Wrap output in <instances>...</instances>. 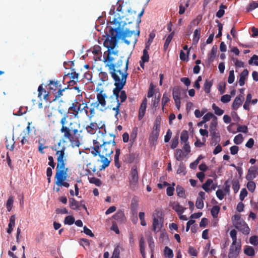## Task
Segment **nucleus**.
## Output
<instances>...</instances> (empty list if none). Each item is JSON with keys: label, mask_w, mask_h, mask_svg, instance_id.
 Masks as SVG:
<instances>
[{"label": "nucleus", "mask_w": 258, "mask_h": 258, "mask_svg": "<svg viewBox=\"0 0 258 258\" xmlns=\"http://www.w3.org/2000/svg\"><path fill=\"white\" fill-rule=\"evenodd\" d=\"M249 242L253 245H258V236L256 235L252 236L249 238Z\"/></svg>", "instance_id": "obj_60"}, {"label": "nucleus", "mask_w": 258, "mask_h": 258, "mask_svg": "<svg viewBox=\"0 0 258 258\" xmlns=\"http://www.w3.org/2000/svg\"><path fill=\"white\" fill-rule=\"evenodd\" d=\"M244 253L248 256H253L255 254L253 248L250 246H246L244 249Z\"/></svg>", "instance_id": "obj_31"}, {"label": "nucleus", "mask_w": 258, "mask_h": 258, "mask_svg": "<svg viewBox=\"0 0 258 258\" xmlns=\"http://www.w3.org/2000/svg\"><path fill=\"white\" fill-rule=\"evenodd\" d=\"M258 175V166L254 165L251 166L248 170L245 178L247 180H253Z\"/></svg>", "instance_id": "obj_14"}, {"label": "nucleus", "mask_w": 258, "mask_h": 258, "mask_svg": "<svg viewBox=\"0 0 258 258\" xmlns=\"http://www.w3.org/2000/svg\"><path fill=\"white\" fill-rule=\"evenodd\" d=\"M235 79L234 73L233 70L229 71L228 82L229 84H232L234 82Z\"/></svg>", "instance_id": "obj_58"}, {"label": "nucleus", "mask_w": 258, "mask_h": 258, "mask_svg": "<svg viewBox=\"0 0 258 258\" xmlns=\"http://www.w3.org/2000/svg\"><path fill=\"white\" fill-rule=\"evenodd\" d=\"M164 255L167 258H173L174 256L173 250L168 246H165L164 249Z\"/></svg>", "instance_id": "obj_28"}, {"label": "nucleus", "mask_w": 258, "mask_h": 258, "mask_svg": "<svg viewBox=\"0 0 258 258\" xmlns=\"http://www.w3.org/2000/svg\"><path fill=\"white\" fill-rule=\"evenodd\" d=\"M69 206L73 210H80L79 202L77 201L74 198L69 199Z\"/></svg>", "instance_id": "obj_23"}, {"label": "nucleus", "mask_w": 258, "mask_h": 258, "mask_svg": "<svg viewBox=\"0 0 258 258\" xmlns=\"http://www.w3.org/2000/svg\"><path fill=\"white\" fill-rule=\"evenodd\" d=\"M243 137L241 134L236 135L233 140L234 143L236 145H239L243 142Z\"/></svg>", "instance_id": "obj_49"}, {"label": "nucleus", "mask_w": 258, "mask_h": 258, "mask_svg": "<svg viewBox=\"0 0 258 258\" xmlns=\"http://www.w3.org/2000/svg\"><path fill=\"white\" fill-rule=\"evenodd\" d=\"M146 107L140 106L139 108V119L141 120L144 117L145 112H146Z\"/></svg>", "instance_id": "obj_57"}, {"label": "nucleus", "mask_w": 258, "mask_h": 258, "mask_svg": "<svg viewBox=\"0 0 258 258\" xmlns=\"http://www.w3.org/2000/svg\"><path fill=\"white\" fill-rule=\"evenodd\" d=\"M87 132L90 134H94L96 130V123L91 122L89 125L86 127Z\"/></svg>", "instance_id": "obj_26"}, {"label": "nucleus", "mask_w": 258, "mask_h": 258, "mask_svg": "<svg viewBox=\"0 0 258 258\" xmlns=\"http://www.w3.org/2000/svg\"><path fill=\"white\" fill-rule=\"evenodd\" d=\"M213 183V180L212 179H208L205 183L202 185V188L206 192H209L210 191V186Z\"/></svg>", "instance_id": "obj_33"}, {"label": "nucleus", "mask_w": 258, "mask_h": 258, "mask_svg": "<svg viewBox=\"0 0 258 258\" xmlns=\"http://www.w3.org/2000/svg\"><path fill=\"white\" fill-rule=\"evenodd\" d=\"M188 132L186 130H183L182 131L180 135V140L182 142L184 143H188Z\"/></svg>", "instance_id": "obj_35"}, {"label": "nucleus", "mask_w": 258, "mask_h": 258, "mask_svg": "<svg viewBox=\"0 0 258 258\" xmlns=\"http://www.w3.org/2000/svg\"><path fill=\"white\" fill-rule=\"evenodd\" d=\"M127 98L126 92L124 90H121L119 95V102L123 103L124 102Z\"/></svg>", "instance_id": "obj_54"}, {"label": "nucleus", "mask_w": 258, "mask_h": 258, "mask_svg": "<svg viewBox=\"0 0 258 258\" xmlns=\"http://www.w3.org/2000/svg\"><path fill=\"white\" fill-rule=\"evenodd\" d=\"M186 94L185 90L182 89L178 86H175L173 89L172 96L175 101L176 107L179 109L180 107V97L181 95Z\"/></svg>", "instance_id": "obj_10"}, {"label": "nucleus", "mask_w": 258, "mask_h": 258, "mask_svg": "<svg viewBox=\"0 0 258 258\" xmlns=\"http://www.w3.org/2000/svg\"><path fill=\"white\" fill-rule=\"evenodd\" d=\"M232 188L234 193H236L239 189L240 185L238 180H233L232 181Z\"/></svg>", "instance_id": "obj_44"}, {"label": "nucleus", "mask_w": 258, "mask_h": 258, "mask_svg": "<svg viewBox=\"0 0 258 258\" xmlns=\"http://www.w3.org/2000/svg\"><path fill=\"white\" fill-rule=\"evenodd\" d=\"M243 99L244 97L243 95L240 94L237 96L233 102L232 105V109L236 110L242 104Z\"/></svg>", "instance_id": "obj_17"}, {"label": "nucleus", "mask_w": 258, "mask_h": 258, "mask_svg": "<svg viewBox=\"0 0 258 258\" xmlns=\"http://www.w3.org/2000/svg\"><path fill=\"white\" fill-rule=\"evenodd\" d=\"M220 210V207L219 206H214L212 207L211 210V213L214 218H216L218 217Z\"/></svg>", "instance_id": "obj_34"}, {"label": "nucleus", "mask_w": 258, "mask_h": 258, "mask_svg": "<svg viewBox=\"0 0 258 258\" xmlns=\"http://www.w3.org/2000/svg\"><path fill=\"white\" fill-rule=\"evenodd\" d=\"M137 157V155L134 153H130L126 154L124 156V160L127 163H131L133 162Z\"/></svg>", "instance_id": "obj_22"}, {"label": "nucleus", "mask_w": 258, "mask_h": 258, "mask_svg": "<svg viewBox=\"0 0 258 258\" xmlns=\"http://www.w3.org/2000/svg\"><path fill=\"white\" fill-rule=\"evenodd\" d=\"M212 86V82L210 81L206 80L204 83V89L205 92L208 94L210 92L211 87Z\"/></svg>", "instance_id": "obj_38"}, {"label": "nucleus", "mask_w": 258, "mask_h": 258, "mask_svg": "<svg viewBox=\"0 0 258 258\" xmlns=\"http://www.w3.org/2000/svg\"><path fill=\"white\" fill-rule=\"evenodd\" d=\"M190 0H180L179 3V14L182 15L185 11V9L189 6Z\"/></svg>", "instance_id": "obj_18"}, {"label": "nucleus", "mask_w": 258, "mask_h": 258, "mask_svg": "<svg viewBox=\"0 0 258 258\" xmlns=\"http://www.w3.org/2000/svg\"><path fill=\"white\" fill-rule=\"evenodd\" d=\"M110 36L106 39L104 45L108 48V51L112 50L116 46L117 41L119 39V35L116 33V29L110 28L109 30Z\"/></svg>", "instance_id": "obj_7"}, {"label": "nucleus", "mask_w": 258, "mask_h": 258, "mask_svg": "<svg viewBox=\"0 0 258 258\" xmlns=\"http://www.w3.org/2000/svg\"><path fill=\"white\" fill-rule=\"evenodd\" d=\"M230 236L232 238L233 245H236V243H238L239 240L237 241V232L236 230L232 229L230 232Z\"/></svg>", "instance_id": "obj_29"}, {"label": "nucleus", "mask_w": 258, "mask_h": 258, "mask_svg": "<svg viewBox=\"0 0 258 258\" xmlns=\"http://www.w3.org/2000/svg\"><path fill=\"white\" fill-rule=\"evenodd\" d=\"M196 206L199 209H202L204 207V202L202 199H197Z\"/></svg>", "instance_id": "obj_63"}, {"label": "nucleus", "mask_w": 258, "mask_h": 258, "mask_svg": "<svg viewBox=\"0 0 258 258\" xmlns=\"http://www.w3.org/2000/svg\"><path fill=\"white\" fill-rule=\"evenodd\" d=\"M183 152L181 149H178L175 153V157L177 161H180L182 159Z\"/></svg>", "instance_id": "obj_48"}, {"label": "nucleus", "mask_w": 258, "mask_h": 258, "mask_svg": "<svg viewBox=\"0 0 258 258\" xmlns=\"http://www.w3.org/2000/svg\"><path fill=\"white\" fill-rule=\"evenodd\" d=\"M172 209L175 210L178 215L182 214L185 208L180 205L178 202H174L172 205Z\"/></svg>", "instance_id": "obj_20"}, {"label": "nucleus", "mask_w": 258, "mask_h": 258, "mask_svg": "<svg viewBox=\"0 0 258 258\" xmlns=\"http://www.w3.org/2000/svg\"><path fill=\"white\" fill-rule=\"evenodd\" d=\"M169 96L170 95L167 93H164L163 94V97L162 99V105L163 106V108H164V106L166 105V104L167 103L170 101Z\"/></svg>", "instance_id": "obj_46"}, {"label": "nucleus", "mask_w": 258, "mask_h": 258, "mask_svg": "<svg viewBox=\"0 0 258 258\" xmlns=\"http://www.w3.org/2000/svg\"><path fill=\"white\" fill-rule=\"evenodd\" d=\"M113 218L119 223H124L126 221V218L124 212L121 210H118L113 216Z\"/></svg>", "instance_id": "obj_16"}, {"label": "nucleus", "mask_w": 258, "mask_h": 258, "mask_svg": "<svg viewBox=\"0 0 258 258\" xmlns=\"http://www.w3.org/2000/svg\"><path fill=\"white\" fill-rule=\"evenodd\" d=\"M138 207V201L135 199H132L131 204V209L133 213H136Z\"/></svg>", "instance_id": "obj_39"}, {"label": "nucleus", "mask_w": 258, "mask_h": 258, "mask_svg": "<svg viewBox=\"0 0 258 258\" xmlns=\"http://www.w3.org/2000/svg\"><path fill=\"white\" fill-rule=\"evenodd\" d=\"M38 96L39 97H41V96L43 95V98L45 100L48 99V97L49 96V92H47L45 89H44L42 87V85H41L38 87Z\"/></svg>", "instance_id": "obj_21"}, {"label": "nucleus", "mask_w": 258, "mask_h": 258, "mask_svg": "<svg viewBox=\"0 0 258 258\" xmlns=\"http://www.w3.org/2000/svg\"><path fill=\"white\" fill-rule=\"evenodd\" d=\"M141 60L142 62H147L149 60V54L148 51H143V54L141 56Z\"/></svg>", "instance_id": "obj_53"}, {"label": "nucleus", "mask_w": 258, "mask_h": 258, "mask_svg": "<svg viewBox=\"0 0 258 258\" xmlns=\"http://www.w3.org/2000/svg\"><path fill=\"white\" fill-rule=\"evenodd\" d=\"M217 51V46L214 45L212 48V50L210 53L208 55L207 61L209 64L211 63L214 60L216 57V53Z\"/></svg>", "instance_id": "obj_19"}, {"label": "nucleus", "mask_w": 258, "mask_h": 258, "mask_svg": "<svg viewBox=\"0 0 258 258\" xmlns=\"http://www.w3.org/2000/svg\"><path fill=\"white\" fill-rule=\"evenodd\" d=\"M188 252L192 256H197L198 255L197 249L191 246H189Z\"/></svg>", "instance_id": "obj_64"}, {"label": "nucleus", "mask_w": 258, "mask_h": 258, "mask_svg": "<svg viewBox=\"0 0 258 258\" xmlns=\"http://www.w3.org/2000/svg\"><path fill=\"white\" fill-rule=\"evenodd\" d=\"M117 56V51L109 50L106 56L104 57L105 66L108 68L109 73L112 78L119 77L124 73H127L129 57L127 58L125 65L123 66L121 58L115 62Z\"/></svg>", "instance_id": "obj_3"}, {"label": "nucleus", "mask_w": 258, "mask_h": 258, "mask_svg": "<svg viewBox=\"0 0 258 258\" xmlns=\"http://www.w3.org/2000/svg\"><path fill=\"white\" fill-rule=\"evenodd\" d=\"M128 182L130 187L132 189H135L138 185L139 174L136 165H134L131 168L128 176Z\"/></svg>", "instance_id": "obj_9"}, {"label": "nucleus", "mask_w": 258, "mask_h": 258, "mask_svg": "<svg viewBox=\"0 0 258 258\" xmlns=\"http://www.w3.org/2000/svg\"><path fill=\"white\" fill-rule=\"evenodd\" d=\"M14 203L13 197L12 196H10L8 200H7L6 204V207L8 211L10 212L13 207V204Z\"/></svg>", "instance_id": "obj_40"}, {"label": "nucleus", "mask_w": 258, "mask_h": 258, "mask_svg": "<svg viewBox=\"0 0 258 258\" xmlns=\"http://www.w3.org/2000/svg\"><path fill=\"white\" fill-rule=\"evenodd\" d=\"M200 32L201 30L199 29H196L194 31V37L192 39V42L195 44H197L200 38Z\"/></svg>", "instance_id": "obj_37"}, {"label": "nucleus", "mask_w": 258, "mask_h": 258, "mask_svg": "<svg viewBox=\"0 0 258 258\" xmlns=\"http://www.w3.org/2000/svg\"><path fill=\"white\" fill-rule=\"evenodd\" d=\"M79 76V74L78 73H76V72L75 71V69H72L71 73H69L64 76L63 80H64L65 79H67V77L70 76L71 79H74V80H78Z\"/></svg>", "instance_id": "obj_24"}, {"label": "nucleus", "mask_w": 258, "mask_h": 258, "mask_svg": "<svg viewBox=\"0 0 258 258\" xmlns=\"http://www.w3.org/2000/svg\"><path fill=\"white\" fill-rule=\"evenodd\" d=\"M160 133V128L156 126V127H153L151 133L150 135L149 141L151 143L154 144L157 142Z\"/></svg>", "instance_id": "obj_15"}, {"label": "nucleus", "mask_w": 258, "mask_h": 258, "mask_svg": "<svg viewBox=\"0 0 258 258\" xmlns=\"http://www.w3.org/2000/svg\"><path fill=\"white\" fill-rule=\"evenodd\" d=\"M178 144V135H177L176 136L174 137V138H173V139L172 140L171 144V148L172 149H175V148H176Z\"/></svg>", "instance_id": "obj_50"}, {"label": "nucleus", "mask_w": 258, "mask_h": 258, "mask_svg": "<svg viewBox=\"0 0 258 258\" xmlns=\"http://www.w3.org/2000/svg\"><path fill=\"white\" fill-rule=\"evenodd\" d=\"M227 8V6L221 4L219 7V10L216 13V16L217 17L220 18L223 16L225 13L224 9Z\"/></svg>", "instance_id": "obj_32"}, {"label": "nucleus", "mask_w": 258, "mask_h": 258, "mask_svg": "<svg viewBox=\"0 0 258 258\" xmlns=\"http://www.w3.org/2000/svg\"><path fill=\"white\" fill-rule=\"evenodd\" d=\"M82 105H84V103H80L75 99L69 107L68 112L63 115L60 121L61 125L60 132L63 134L61 139L63 143L67 140L72 143L79 142V136L80 133L81 132L79 130L80 124L76 121H71L68 123L67 118L69 117V113L72 114L74 117L78 118L80 107L82 106Z\"/></svg>", "instance_id": "obj_2"}, {"label": "nucleus", "mask_w": 258, "mask_h": 258, "mask_svg": "<svg viewBox=\"0 0 258 258\" xmlns=\"http://www.w3.org/2000/svg\"><path fill=\"white\" fill-rule=\"evenodd\" d=\"M218 124L217 118V117H214V118L212 119L210 125V133L212 132H216V127Z\"/></svg>", "instance_id": "obj_27"}, {"label": "nucleus", "mask_w": 258, "mask_h": 258, "mask_svg": "<svg viewBox=\"0 0 258 258\" xmlns=\"http://www.w3.org/2000/svg\"><path fill=\"white\" fill-rule=\"evenodd\" d=\"M203 158V157L202 155H200L198 158L193 162L190 164V168L195 169L197 168L198 164H199L200 161Z\"/></svg>", "instance_id": "obj_43"}, {"label": "nucleus", "mask_w": 258, "mask_h": 258, "mask_svg": "<svg viewBox=\"0 0 258 258\" xmlns=\"http://www.w3.org/2000/svg\"><path fill=\"white\" fill-rule=\"evenodd\" d=\"M87 166L88 169L86 171L88 174H91L92 172H95L96 171V167L93 165L91 163H88Z\"/></svg>", "instance_id": "obj_41"}, {"label": "nucleus", "mask_w": 258, "mask_h": 258, "mask_svg": "<svg viewBox=\"0 0 258 258\" xmlns=\"http://www.w3.org/2000/svg\"><path fill=\"white\" fill-rule=\"evenodd\" d=\"M231 98L230 95H224L221 97V101L224 103H228L230 101Z\"/></svg>", "instance_id": "obj_61"}, {"label": "nucleus", "mask_w": 258, "mask_h": 258, "mask_svg": "<svg viewBox=\"0 0 258 258\" xmlns=\"http://www.w3.org/2000/svg\"><path fill=\"white\" fill-rule=\"evenodd\" d=\"M256 8H258V3L253 2L249 4L248 8H247V12H250L254 10Z\"/></svg>", "instance_id": "obj_56"}, {"label": "nucleus", "mask_w": 258, "mask_h": 258, "mask_svg": "<svg viewBox=\"0 0 258 258\" xmlns=\"http://www.w3.org/2000/svg\"><path fill=\"white\" fill-rule=\"evenodd\" d=\"M173 36H174V32H173L171 33H170L167 37V38L165 40V42L164 43V49L165 50H166L168 48L169 45L173 37Z\"/></svg>", "instance_id": "obj_36"}, {"label": "nucleus", "mask_w": 258, "mask_h": 258, "mask_svg": "<svg viewBox=\"0 0 258 258\" xmlns=\"http://www.w3.org/2000/svg\"><path fill=\"white\" fill-rule=\"evenodd\" d=\"M185 166L183 163L181 162L179 164V167L177 170V174L183 173L184 175L185 174Z\"/></svg>", "instance_id": "obj_52"}, {"label": "nucleus", "mask_w": 258, "mask_h": 258, "mask_svg": "<svg viewBox=\"0 0 258 258\" xmlns=\"http://www.w3.org/2000/svg\"><path fill=\"white\" fill-rule=\"evenodd\" d=\"M107 95L103 92V90H101L99 93L97 94V102L92 103V105H94V107L97 108L99 105L102 108H105L106 105V98Z\"/></svg>", "instance_id": "obj_11"}, {"label": "nucleus", "mask_w": 258, "mask_h": 258, "mask_svg": "<svg viewBox=\"0 0 258 258\" xmlns=\"http://www.w3.org/2000/svg\"><path fill=\"white\" fill-rule=\"evenodd\" d=\"M153 231L155 233L159 232L162 227L163 216L161 212L156 210L153 215Z\"/></svg>", "instance_id": "obj_8"}, {"label": "nucleus", "mask_w": 258, "mask_h": 258, "mask_svg": "<svg viewBox=\"0 0 258 258\" xmlns=\"http://www.w3.org/2000/svg\"><path fill=\"white\" fill-rule=\"evenodd\" d=\"M115 136L114 135L106 133H103L99 131L97 134L96 139L93 140V147L91 153L94 156H99L102 164L98 167L100 170L105 169L109 165L111 161L110 155L113 153L116 145L115 142Z\"/></svg>", "instance_id": "obj_1"}, {"label": "nucleus", "mask_w": 258, "mask_h": 258, "mask_svg": "<svg viewBox=\"0 0 258 258\" xmlns=\"http://www.w3.org/2000/svg\"><path fill=\"white\" fill-rule=\"evenodd\" d=\"M240 249L241 241L239 239V242L236 245H233V243L231 244L228 253V258H236Z\"/></svg>", "instance_id": "obj_12"}, {"label": "nucleus", "mask_w": 258, "mask_h": 258, "mask_svg": "<svg viewBox=\"0 0 258 258\" xmlns=\"http://www.w3.org/2000/svg\"><path fill=\"white\" fill-rule=\"evenodd\" d=\"M212 108L214 110L215 113L217 115L220 116L224 113V110L220 109L214 103L212 105Z\"/></svg>", "instance_id": "obj_42"}, {"label": "nucleus", "mask_w": 258, "mask_h": 258, "mask_svg": "<svg viewBox=\"0 0 258 258\" xmlns=\"http://www.w3.org/2000/svg\"><path fill=\"white\" fill-rule=\"evenodd\" d=\"M120 254V250L119 246H116L114 248L112 255L111 258H119Z\"/></svg>", "instance_id": "obj_62"}, {"label": "nucleus", "mask_w": 258, "mask_h": 258, "mask_svg": "<svg viewBox=\"0 0 258 258\" xmlns=\"http://www.w3.org/2000/svg\"><path fill=\"white\" fill-rule=\"evenodd\" d=\"M226 83L225 82H221L218 85V90L221 94L224 93L225 91Z\"/></svg>", "instance_id": "obj_59"}, {"label": "nucleus", "mask_w": 258, "mask_h": 258, "mask_svg": "<svg viewBox=\"0 0 258 258\" xmlns=\"http://www.w3.org/2000/svg\"><path fill=\"white\" fill-rule=\"evenodd\" d=\"M75 222V218L72 216H67L64 220V224L69 225H72Z\"/></svg>", "instance_id": "obj_45"}, {"label": "nucleus", "mask_w": 258, "mask_h": 258, "mask_svg": "<svg viewBox=\"0 0 258 258\" xmlns=\"http://www.w3.org/2000/svg\"><path fill=\"white\" fill-rule=\"evenodd\" d=\"M128 73H124L119 77L112 78L114 82V85L115 87L113 90V94L115 97L116 105L112 108L113 110L115 111V116L117 118V115L119 113V108L121 102H119V97L120 93L126 84V78Z\"/></svg>", "instance_id": "obj_6"}, {"label": "nucleus", "mask_w": 258, "mask_h": 258, "mask_svg": "<svg viewBox=\"0 0 258 258\" xmlns=\"http://www.w3.org/2000/svg\"><path fill=\"white\" fill-rule=\"evenodd\" d=\"M214 117H216L211 112H208L207 114H206L203 117V120L205 122L209 121L211 118L212 119L214 118Z\"/></svg>", "instance_id": "obj_51"}, {"label": "nucleus", "mask_w": 258, "mask_h": 258, "mask_svg": "<svg viewBox=\"0 0 258 258\" xmlns=\"http://www.w3.org/2000/svg\"><path fill=\"white\" fill-rule=\"evenodd\" d=\"M212 136V144L216 145L220 141V136L218 133H210Z\"/></svg>", "instance_id": "obj_25"}, {"label": "nucleus", "mask_w": 258, "mask_h": 258, "mask_svg": "<svg viewBox=\"0 0 258 258\" xmlns=\"http://www.w3.org/2000/svg\"><path fill=\"white\" fill-rule=\"evenodd\" d=\"M234 227L244 235L248 234L250 231L248 226L244 220L234 224Z\"/></svg>", "instance_id": "obj_13"}, {"label": "nucleus", "mask_w": 258, "mask_h": 258, "mask_svg": "<svg viewBox=\"0 0 258 258\" xmlns=\"http://www.w3.org/2000/svg\"><path fill=\"white\" fill-rule=\"evenodd\" d=\"M89 182L91 183H94L97 186H100L101 184V181L99 179L96 177H89Z\"/></svg>", "instance_id": "obj_55"}, {"label": "nucleus", "mask_w": 258, "mask_h": 258, "mask_svg": "<svg viewBox=\"0 0 258 258\" xmlns=\"http://www.w3.org/2000/svg\"><path fill=\"white\" fill-rule=\"evenodd\" d=\"M255 184L253 181L251 180L248 181L247 183V188L250 192H253L255 190Z\"/></svg>", "instance_id": "obj_47"}, {"label": "nucleus", "mask_w": 258, "mask_h": 258, "mask_svg": "<svg viewBox=\"0 0 258 258\" xmlns=\"http://www.w3.org/2000/svg\"><path fill=\"white\" fill-rule=\"evenodd\" d=\"M65 150L66 147L63 146L59 150L56 151L57 166L55 175L56 179L55 183L58 186H63L68 188L70 186V184L64 181L68 177L67 171L68 170L67 168L65 167L66 160L64 158Z\"/></svg>", "instance_id": "obj_4"}, {"label": "nucleus", "mask_w": 258, "mask_h": 258, "mask_svg": "<svg viewBox=\"0 0 258 258\" xmlns=\"http://www.w3.org/2000/svg\"><path fill=\"white\" fill-rule=\"evenodd\" d=\"M118 18H120V17L114 18L112 22L114 24H118V27L115 28L114 29H116V33L119 35V39L121 38L127 45L130 44L131 42L135 44L140 36L139 24H135L137 28L136 32V30L131 28L125 27L124 29H121L120 23L117 20Z\"/></svg>", "instance_id": "obj_5"}, {"label": "nucleus", "mask_w": 258, "mask_h": 258, "mask_svg": "<svg viewBox=\"0 0 258 258\" xmlns=\"http://www.w3.org/2000/svg\"><path fill=\"white\" fill-rule=\"evenodd\" d=\"M176 191L177 196L180 198H183L185 196V190L183 187L180 185H177L176 187Z\"/></svg>", "instance_id": "obj_30"}]
</instances>
